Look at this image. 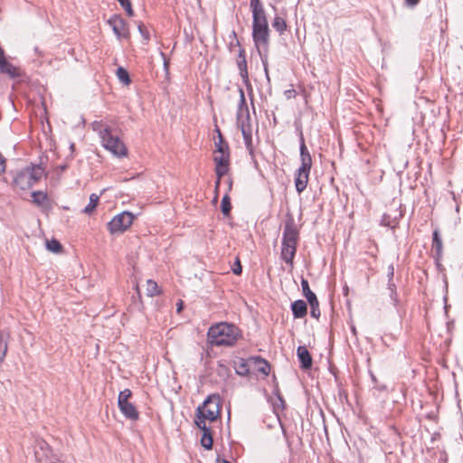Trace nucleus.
Masks as SVG:
<instances>
[{
	"instance_id": "nucleus-7",
	"label": "nucleus",
	"mask_w": 463,
	"mask_h": 463,
	"mask_svg": "<svg viewBox=\"0 0 463 463\" xmlns=\"http://www.w3.org/2000/svg\"><path fill=\"white\" fill-rule=\"evenodd\" d=\"M220 411L219 395H211L204 401L202 406L198 407L196 420H202L203 422H205L206 420L214 421L219 418Z\"/></svg>"
},
{
	"instance_id": "nucleus-1",
	"label": "nucleus",
	"mask_w": 463,
	"mask_h": 463,
	"mask_svg": "<svg viewBox=\"0 0 463 463\" xmlns=\"http://www.w3.org/2000/svg\"><path fill=\"white\" fill-rule=\"evenodd\" d=\"M252 13V39L260 53L267 52L269 44V28L266 11L260 0H250Z\"/></svg>"
},
{
	"instance_id": "nucleus-11",
	"label": "nucleus",
	"mask_w": 463,
	"mask_h": 463,
	"mask_svg": "<svg viewBox=\"0 0 463 463\" xmlns=\"http://www.w3.org/2000/svg\"><path fill=\"white\" fill-rule=\"evenodd\" d=\"M213 160L215 162V173L218 178L216 187H218L221 178L229 171L230 151H223L222 153L214 152Z\"/></svg>"
},
{
	"instance_id": "nucleus-39",
	"label": "nucleus",
	"mask_w": 463,
	"mask_h": 463,
	"mask_svg": "<svg viewBox=\"0 0 463 463\" xmlns=\"http://www.w3.org/2000/svg\"><path fill=\"white\" fill-rule=\"evenodd\" d=\"M295 90H288L285 92L286 96L290 99L295 96Z\"/></svg>"
},
{
	"instance_id": "nucleus-20",
	"label": "nucleus",
	"mask_w": 463,
	"mask_h": 463,
	"mask_svg": "<svg viewBox=\"0 0 463 463\" xmlns=\"http://www.w3.org/2000/svg\"><path fill=\"white\" fill-rule=\"evenodd\" d=\"M0 70L3 73H5L12 78L19 76L18 69L7 62L5 57L0 60Z\"/></svg>"
},
{
	"instance_id": "nucleus-12",
	"label": "nucleus",
	"mask_w": 463,
	"mask_h": 463,
	"mask_svg": "<svg viewBox=\"0 0 463 463\" xmlns=\"http://www.w3.org/2000/svg\"><path fill=\"white\" fill-rule=\"evenodd\" d=\"M301 288H302L303 295L306 297L307 300L308 301V303L310 305L311 317H313L315 318H318L320 316L319 303H318L316 294L311 291V289L309 288L308 281L306 279H301Z\"/></svg>"
},
{
	"instance_id": "nucleus-5",
	"label": "nucleus",
	"mask_w": 463,
	"mask_h": 463,
	"mask_svg": "<svg viewBox=\"0 0 463 463\" xmlns=\"http://www.w3.org/2000/svg\"><path fill=\"white\" fill-rule=\"evenodd\" d=\"M43 175L44 169L41 165L27 166L16 173L14 184L21 190H27L39 182Z\"/></svg>"
},
{
	"instance_id": "nucleus-19",
	"label": "nucleus",
	"mask_w": 463,
	"mask_h": 463,
	"mask_svg": "<svg viewBox=\"0 0 463 463\" xmlns=\"http://www.w3.org/2000/svg\"><path fill=\"white\" fill-rule=\"evenodd\" d=\"M33 202L39 207L46 209L49 207V199L45 193L36 191L32 194Z\"/></svg>"
},
{
	"instance_id": "nucleus-35",
	"label": "nucleus",
	"mask_w": 463,
	"mask_h": 463,
	"mask_svg": "<svg viewBox=\"0 0 463 463\" xmlns=\"http://www.w3.org/2000/svg\"><path fill=\"white\" fill-rule=\"evenodd\" d=\"M123 8L125 9V11L127 12L128 16L134 15V11L132 9L131 3L129 5H127V6L123 7Z\"/></svg>"
},
{
	"instance_id": "nucleus-23",
	"label": "nucleus",
	"mask_w": 463,
	"mask_h": 463,
	"mask_svg": "<svg viewBox=\"0 0 463 463\" xmlns=\"http://www.w3.org/2000/svg\"><path fill=\"white\" fill-rule=\"evenodd\" d=\"M8 349V335L0 332V364L4 362Z\"/></svg>"
},
{
	"instance_id": "nucleus-37",
	"label": "nucleus",
	"mask_w": 463,
	"mask_h": 463,
	"mask_svg": "<svg viewBox=\"0 0 463 463\" xmlns=\"http://www.w3.org/2000/svg\"><path fill=\"white\" fill-rule=\"evenodd\" d=\"M5 169V161L2 155L0 154V173H3Z\"/></svg>"
},
{
	"instance_id": "nucleus-3",
	"label": "nucleus",
	"mask_w": 463,
	"mask_h": 463,
	"mask_svg": "<svg viewBox=\"0 0 463 463\" xmlns=\"http://www.w3.org/2000/svg\"><path fill=\"white\" fill-rule=\"evenodd\" d=\"M298 238L299 232L293 220L288 221L283 231L281 259L291 267L293 266Z\"/></svg>"
},
{
	"instance_id": "nucleus-36",
	"label": "nucleus",
	"mask_w": 463,
	"mask_h": 463,
	"mask_svg": "<svg viewBox=\"0 0 463 463\" xmlns=\"http://www.w3.org/2000/svg\"><path fill=\"white\" fill-rule=\"evenodd\" d=\"M233 273L236 275H240L241 273V265L239 260H237V266L233 269Z\"/></svg>"
},
{
	"instance_id": "nucleus-6",
	"label": "nucleus",
	"mask_w": 463,
	"mask_h": 463,
	"mask_svg": "<svg viewBox=\"0 0 463 463\" xmlns=\"http://www.w3.org/2000/svg\"><path fill=\"white\" fill-rule=\"evenodd\" d=\"M300 157L301 165L298 170L297 177L295 180L296 189L298 193L303 192L307 185L308 175L312 165V158L309 152L307 151L303 137H301L300 144Z\"/></svg>"
},
{
	"instance_id": "nucleus-17",
	"label": "nucleus",
	"mask_w": 463,
	"mask_h": 463,
	"mask_svg": "<svg viewBox=\"0 0 463 463\" xmlns=\"http://www.w3.org/2000/svg\"><path fill=\"white\" fill-rule=\"evenodd\" d=\"M291 310L295 318H303L307 316V307L304 300H296L291 304Z\"/></svg>"
},
{
	"instance_id": "nucleus-9",
	"label": "nucleus",
	"mask_w": 463,
	"mask_h": 463,
	"mask_svg": "<svg viewBox=\"0 0 463 463\" xmlns=\"http://www.w3.org/2000/svg\"><path fill=\"white\" fill-rule=\"evenodd\" d=\"M134 215L128 212H123L116 215L109 223L108 228L110 233H122L130 227Z\"/></svg>"
},
{
	"instance_id": "nucleus-2",
	"label": "nucleus",
	"mask_w": 463,
	"mask_h": 463,
	"mask_svg": "<svg viewBox=\"0 0 463 463\" xmlns=\"http://www.w3.org/2000/svg\"><path fill=\"white\" fill-rule=\"evenodd\" d=\"M207 335L209 342L213 345L232 346L241 337V331L232 324L221 322L212 326Z\"/></svg>"
},
{
	"instance_id": "nucleus-45",
	"label": "nucleus",
	"mask_w": 463,
	"mask_h": 463,
	"mask_svg": "<svg viewBox=\"0 0 463 463\" xmlns=\"http://www.w3.org/2000/svg\"><path fill=\"white\" fill-rule=\"evenodd\" d=\"M161 54H162V56L164 57V60H165V53H163V52H162ZM164 63H165V66H166V65H167L166 61H165V62H164Z\"/></svg>"
},
{
	"instance_id": "nucleus-10",
	"label": "nucleus",
	"mask_w": 463,
	"mask_h": 463,
	"mask_svg": "<svg viewBox=\"0 0 463 463\" xmlns=\"http://www.w3.org/2000/svg\"><path fill=\"white\" fill-rule=\"evenodd\" d=\"M103 146L118 157L126 156L128 149L118 137L114 136L110 131L102 140Z\"/></svg>"
},
{
	"instance_id": "nucleus-42",
	"label": "nucleus",
	"mask_w": 463,
	"mask_h": 463,
	"mask_svg": "<svg viewBox=\"0 0 463 463\" xmlns=\"http://www.w3.org/2000/svg\"><path fill=\"white\" fill-rule=\"evenodd\" d=\"M216 463H231V462L226 459H221L220 458H217Z\"/></svg>"
},
{
	"instance_id": "nucleus-28",
	"label": "nucleus",
	"mask_w": 463,
	"mask_h": 463,
	"mask_svg": "<svg viewBox=\"0 0 463 463\" xmlns=\"http://www.w3.org/2000/svg\"><path fill=\"white\" fill-rule=\"evenodd\" d=\"M99 197L97 194H91L90 196V203L82 210V212L84 213H86V214H90L95 210V208L97 207L98 203H99Z\"/></svg>"
},
{
	"instance_id": "nucleus-13",
	"label": "nucleus",
	"mask_w": 463,
	"mask_h": 463,
	"mask_svg": "<svg viewBox=\"0 0 463 463\" xmlns=\"http://www.w3.org/2000/svg\"><path fill=\"white\" fill-rule=\"evenodd\" d=\"M108 23L112 27V30L118 38H128L129 36L128 24L120 16L114 15L108 21Z\"/></svg>"
},
{
	"instance_id": "nucleus-43",
	"label": "nucleus",
	"mask_w": 463,
	"mask_h": 463,
	"mask_svg": "<svg viewBox=\"0 0 463 463\" xmlns=\"http://www.w3.org/2000/svg\"><path fill=\"white\" fill-rule=\"evenodd\" d=\"M282 430H283V435H284V437L287 439L288 446V447H290V443H289V441L288 440L287 433H286V430H284V428H282Z\"/></svg>"
},
{
	"instance_id": "nucleus-21",
	"label": "nucleus",
	"mask_w": 463,
	"mask_h": 463,
	"mask_svg": "<svg viewBox=\"0 0 463 463\" xmlns=\"http://www.w3.org/2000/svg\"><path fill=\"white\" fill-rule=\"evenodd\" d=\"M91 127L95 132H98L101 140L111 131L110 127L103 121H94Z\"/></svg>"
},
{
	"instance_id": "nucleus-29",
	"label": "nucleus",
	"mask_w": 463,
	"mask_h": 463,
	"mask_svg": "<svg viewBox=\"0 0 463 463\" xmlns=\"http://www.w3.org/2000/svg\"><path fill=\"white\" fill-rule=\"evenodd\" d=\"M146 290L147 296H149V297H154V296L159 295V293H160L157 283L152 279H148L146 281Z\"/></svg>"
},
{
	"instance_id": "nucleus-31",
	"label": "nucleus",
	"mask_w": 463,
	"mask_h": 463,
	"mask_svg": "<svg viewBox=\"0 0 463 463\" xmlns=\"http://www.w3.org/2000/svg\"><path fill=\"white\" fill-rule=\"evenodd\" d=\"M46 248L48 250L54 253H59L62 250L61 244L57 240L54 239L46 241Z\"/></svg>"
},
{
	"instance_id": "nucleus-26",
	"label": "nucleus",
	"mask_w": 463,
	"mask_h": 463,
	"mask_svg": "<svg viewBox=\"0 0 463 463\" xmlns=\"http://www.w3.org/2000/svg\"><path fill=\"white\" fill-rule=\"evenodd\" d=\"M272 27L279 33L282 34L287 30V24L280 16H275L272 21Z\"/></svg>"
},
{
	"instance_id": "nucleus-14",
	"label": "nucleus",
	"mask_w": 463,
	"mask_h": 463,
	"mask_svg": "<svg viewBox=\"0 0 463 463\" xmlns=\"http://www.w3.org/2000/svg\"><path fill=\"white\" fill-rule=\"evenodd\" d=\"M237 67L243 82L249 84V73L247 69V60L244 49L241 48L236 59Z\"/></svg>"
},
{
	"instance_id": "nucleus-24",
	"label": "nucleus",
	"mask_w": 463,
	"mask_h": 463,
	"mask_svg": "<svg viewBox=\"0 0 463 463\" xmlns=\"http://www.w3.org/2000/svg\"><path fill=\"white\" fill-rule=\"evenodd\" d=\"M234 369L236 373L241 376H245L250 372L248 363L241 358L234 362Z\"/></svg>"
},
{
	"instance_id": "nucleus-8",
	"label": "nucleus",
	"mask_w": 463,
	"mask_h": 463,
	"mask_svg": "<svg viewBox=\"0 0 463 463\" xmlns=\"http://www.w3.org/2000/svg\"><path fill=\"white\" fill-rule=\"evenodd\" d=\"M132 392L129 389L121 391L118 398V405L123 415L131 420H137L139 417V413L136 409L135 405L128 402Z\"/></svg>"
},
{
	"instance_id": "nucleus-15",
	"label": "nucleus",
	"mask_w": 463,
	"mask_h": 463,
	"mask_svg": "<svg viewBox=\"0 0 463 463\" xmlns=\"http://www.w3.org/2000/svg\"><path fill=\"white\" fill-rule=\"evenodd\" d=\"M197 427L203 430V436L201 438V444L206 449H211L213 447V437L211 429L208 428L202 420H195Z\"/></svg>"
},
{
	"instance_id": "nucleus-32",
	"label": "nucleus",
	"mask_w": 463,
	"mask_h": 463,
	"mask_svg": "<svg viewBox=\"0 0 463 463\" xmlns=\"http://www.w3.org/2000/svg\"><path fill=\"white\" fill-rule=\"evenodd\" d=\"M221 208H222V213L225 216H228L230 214V212L232 210V204H231L230 197L228 196V194H225L222 197V203H221Z\"/></svg>"
},
{
	"instance_id": "nucleus-25",
	"label": "nucleus",
	"mask_w": 463,
	"mask_h": 463,
	"mask_svg": "<svg viewBox=\"0 0 463 463\" xmlns=\"http://www.w3.org/2000/svg\"><path fill=\"white\" fill-rule=\"evenodd\" d=\"M216 132L218 134V139L215 141V150L214 152L222 153L223 151H229V146L227 142L224 140L221 130L216 128Z\"/></svg>"
},
{
	"instance_id": "nucleus-30",
	"label": "nucleus",
	"mask_w": 463,
	"mask_h": 463,
	"mask_svg": "<svg viewBox=\"0 0 463 463\" xmlns=\"http://www.w3.org/2000/svg\"><path fill=\"white\" fill-rule=\"evenodd\" d=\"M116 74L121 82H123L125 85H129L131 80L129 78V74L126 69H124L123 67L118 68Z\"/></svg>"
},
{
	"instance_id": "nucleus-18",
	"label": "nucleus",
	"mask_w": 463,
	"mask_h": 463,
	"mask_svg": "<svg viewBox=\"0 0 463 463\" xmlns=\"http://www.w3.org/2000/svg\"><path fill=\"white\" fill-rule=\"evenodd\" d=\"M393 274H394V268L392 265H390L388 267V278H389V283H388V291H389V296L391 298V299L392 300L393 302V305L396 306L397 305V302H398V299H397V293H396V287L395 285L392 282V277H393Z\"/></svg>"
},
{
	"instance_id": "nucleus-38",
	"label": "nucleus",
	"mask_w": 463,
	"mask_h": 463,
	"mask_svg": "<svg viewBox=\"0 0 463 463\" xmlns=\"http://www.w3.org/2000/svg\"><path fill=\"white\" fill-rule=\"evenodd\" d=\"M406 4L410 6H415L420 0H405Z\"/></svg>"
},
{
	"instance_id": "nucleus-44",
	"label": "nucleus",
	"mask_w": 463,
	"mask_h": 463,
	"mask_svg": "<svg viewBox=\"0 0 463 463\" xmlns=\"http://www.w3.org/2000/svg\"><path fill=\"white\" fill-rule=\"evenodd\" d=\"M4 58V52L3 50L0 48V60H2Z\"/></svg>"
},
{
	"instance_id": "nucleus-4",
	"label": "nucleus",
	"mask_w": 463,
	"mask_h": 463,
	"mask_svg": "<svg viewBox=\"0 0 463 463\" xmlns=\"http://www.w3.org/2000/svg\"><path fill=\"white\" fill-rule=\"evenodd\" d=\"M240 103L237 112V125L243 136L247 149L251 153L253 150L252 143V126L250 124V113L247 108L245 94L242 89L239 90Z\"/></svg>"
},
{
	"instance_id": "nucleus-27",
	"label": "nucleus",
	"mask_w": 463,
	"mask_h": 463,
	"mask_svg": "<svg viewBox=\"0 0 463 463\" xmlns=\"http://www.w3.org/2000/svg\"><path fill=\"white\" fill-rule=\"evenodd\" d=\"M401 216H402L401 213H398V214L394 215L393 217H392L388 213H384L383 216V219H382V223L384 226L394 228L396 226V224L398 223V218Z\"/></svg>"
},
{
	"instance_id": "nucleus-22",
	"label": "nucleus",
	"mask_w": 463,
	"mask_h": 463,
	"mask_svg": "<svg viewBox=\"0 0 463 463\" xmlns=\"http://www.w3.org/2000/svg\"><path fill=\"white\" fill-rule=\"evenodd\" d=\"M442 241L439 236V232L438 230H435L433 232V238H432V250L435 251L438 258L441 257L442 254Z\"/></svg>"
},
{
	"instance_id": "nucleus-34",
	"label": "nucleus",
	"mask_w": 463,
	"mask_h": 463,
	"mask_svg": "<svg viewBox=\"0 0 463 463\" xmlns=\"http://www.w3.org/2000/svg\"><path fill=\"white\" fill-rule=\"evenodd\" d=\"M138 31L143 35V37L145 38L146 41L149 40V33L146 29V27H145V25L143 24H138Z\"/></svg>"
},
{
	"instance_id": "nucleus-40",
	"label": "nucleus",
	"mask_w": 463,
	"mask_h": 463,
	"mask_svg": "<svg viewBox=\"0 0 463 463\" xmlns=\"http://www.w3.org/2000/svg\"><path fill=\"white\" fill-rule=\"evenodd\" d=\"M122 7L127 6V5H129L131 2L129 0H118Z\"/></svg>"
},
{
	"instance_id": "nucleus-16",
	"label": "nucleus",
	"mask_w": 463,
	"mask_h": 463,
	"mask_svg": "<svg viewBox=\"0 0 463 463\" xmlns=\"http://www.w3.org/2000/svg\"><path fill=\"white\" fill-rule=\"evenodd\" d=\"M301 368L307 370L312 366V357L306 346H298L297 350Z\"/></svg>"
},
{
	"instance_id": "nucleus-41",
	"label": "nucleus",
	"mask_w": 463,
	"mask_h": 463,
	"mask_svg": "<svg viewBox=\"0 0 463 463\" xmlns=\"http://www.w3.org/2000/svg\"><path fill=\"white\" fill-rule=\"evenodd\" d=\"M176 305H177V312L179 313L183 309V301L180 300Z\"/></svg>"
},
{
	"instance_id": "nucleus-33",
	"label": "nucleus",
	"mask_w": 463,
	"mask_h": 463,
	"mask_svg": "<svg viewBox=\"0 0 463 463\" xmlns=\"http://www.w3.org/2000/svg\"><path fill=\"white\" fill-rule=\"evenodd\" d=\"M256 364H257L259 372L262 373L265 375H268L269 373L270 366L267 363V361H265L264 359H261V358H258L256 360Z\"/></svg>"
}]
</instances>
